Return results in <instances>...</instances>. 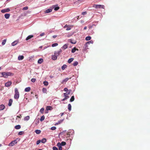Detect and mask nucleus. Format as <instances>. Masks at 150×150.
Masks as SVG:
<instances>
[{"label": "nucleus", "mask_w": 150, "mask_h": 150, "mask_svg": "<svg viewBox=\"0 0 150 150\" xmlns=\"http://www.w3.org/2000/svg\"><path fill=\"white\" fill-rule=\"evenodd\" d=\"M13 74L11 72H0V77H3L5 78H7L8 76H12L13 75Z\"/></svg>", "instance_id": "f257e3e1"}, {"label": "nucleus", "mask_w": 150, "mask_h": 150, "mask_svg": "<svg viewBox=\"0 0 150 150\" xmlns=\"http://www.w3.org/2000/svg\"><path fill=\"white\" fill-rule=\"evenodd\" d=\"M42 46H40L39 47V48H42Z\"/></svg>", "instance_id": "69168bd1"}, {"label": "nucleus", "mask_w": 150, "mask_h": 150, "mask_svg": "<svg viewBox=\"0 0 150 150\" xmlns=\"http://www.w3.org/2000/svg\"><path fill=\"white\" fill-rule=\"evenodd\" d=\"M44 35V33H42L40 35V36H42L43 35Z\"/></svg>", "instance_id": "052dcab7"}, {"label": "nucleus", "mask_w": 150, "mask_h": 150, "mask_svg": "<svg viewBox=\"0 0 150 150\" xmlns=\"http://www.w3.org/2000/svg\"><path fill=\"white\" fill-rule=\"evenodd\" d=\"M87 14V12L86 11L83 12L81 13V14L82 15H85Z\"/></svg>", "instance_id": "603ef678"}, {"label": "nucleus", "mask_w": 150, "mask_h": 150, "mask_svg": "<svg viewBox=\"0 0 150 150\" xmlns=\"http://www.w3.org/2000/svg\"><path fill=\"white\" fill-rule=\"evenodd\" d=\"M74 59L73 58H69V59L68 60V62L70 63H71V62H72L74 60Z\"/></svg>", "instance_id": "412c9836"}, {"label": "nucleus", "mask_w": 150, "mask_h": 150, "mask_svg": "<svg viewBox=\"0 0 150 150\" xmlns=\"http://www.w3.org/2000/svg\"><path fill=\"white\" fill-rule=\"evenodd\" d=\"M74 96H73L71 97L70 98V101L71 102H73V101H74Z\"/></svg>", "instance_id": "cd10ccee"}, {"label": "nucleus", "mask_w": 150, "mask_h": 150, "mask_svg": "<svg viewBox=\"0 0 150 150\" xmlns=\"http://www.w3.org/2000/svg\"><path fill=\"white\" fill-rule=\"evenodd\" d=\"M34 37L33 35H30L28 36L26 38V40H28L30 39L31 38Z\"/></svg>", "instance_id": "9d476101"}, {"label": "nucleus", "mask_w": 150, "mask_h": 150, "mask_svg": "<svg viewBox=\"0 0 150 150\" xmlns=\"http://www.w3.org/2000/svg\"><path fill=\"white\" fill-rule=\"evenodd\" d=\"M91 37L90 36H87L85 40L87 41L90 40L91 39Z\"/></svg>", "instance_id": "bb28decb"}, {"label": "nucleus", "mask_w": 150, "mask_h": 150, "mask_svg": "<svg viewBox=\"0 0 150 150\" xmlns=\"http://www.w3.org/2000/svg\"><path fill=\"white\" fill-rule=\"evenodd\" d=\"M93 41H92V40H91V41H89L88 42H87L86 43V44H85V46L86 47L87 46V45L88 44H89V43H93Z\"/></svg>", "instance_id": "2f4dec72"}, {"label": "nucleus", "mask_w": 150, "mask_h": 150, "mask_svg": "<svg viewBox=\"0 0 150 150\" xmlns=\"http://www.w3.org/2000/svg\"><path fill=\"white\" fill-rule=\"evenodd\" d=\"M17 117H18V118H20V116H17Z\"/></svg>", "instance_id": "e2e57ef3"}, {"label": "nucleus", "mask_w": 150, "mask_h": 150, "mask_svg": "<svg viewBox=\"0 0 150 150\" xmlns=\"http://www.w3.org/2000/svg\"><path fill=\"white\" fill-rule=\"evenodd\" d=\"M41 142V141L40 140H38L36 142V144L37 145H38V144H39Z\"/></svg>", "instance_id": "de8ad7c7"}, {"label": "nucleus", "mask_w": 150, "mask_h": 150, "mask_svg": "<svg viewBox=\"0 0 150 150\" xmlns=\"http://www.w3.org/2000/svg\"><path fill=\"white\" fill-rule=\"evenodd\" d=\"M66 143L65 142L63 141L61 142L60 143L61 145L62 146H64L66 144Z\"/></svg>", "instance_id": "e433bc0d"}, {"label": "nucleus", "mask_w": 150, "mask_h": 150, "mask_svg": "<svg viewBox=\"0 0 150 150\" xmlns=\"http://www.w3.org/2000/svg\"><path fill=\"white\" fill-rule=\"evenodd\" d=\"M5 108V106L4 105L1 104L0 105V110H4Z\"/></svg>", "instance_id": "ddd939ff"}, {"label": "nucleus", "mask_w": 150, "mask_h": 150, "mask_svg": "<svg viewBox=\"0 0 150 150\" xmlns=\"http://www.w3.org/2000/svg\"><path fill=\"white\" fill-rule=\"evenodd\" d=\"M15 128L16 129H19L21 128V126L20 125H17L15 126Z\"/></svg>", "instance_id": "a878e982"}, {"label": "nucleus", "mask_w": 150, "mask_h": 150, "mask_svg": "<svg viewBox=\"0 0 150 150\" xmlns=\"http://www.w3.org/2000/svg\"><path fill=\"white\" fill-rule=\"evenodd\" d=\"M68 47V46L67 45L65 44L63 45V49L64 50H65Z\"/></svg>", "instance_id": "c756f323"}, {"label": "nucleus", "mask_w": 150, "mask_h": 150, "mask_svg": "<svg viewBox=\"0 0 150 150\" xmlns=\"http://www.w3.org/2000/svg\"><path fill=\"white\" fill-rule=\"evenodd\" d=\"M10 10L9 8H7L6 9H3L1 11V12L4 13H5L6 12H8L10 11Z\"/></svg>", "instance_id": "6e6552de"}, {"label": "nucleus", "mask_w": 150, "mask_h": 150, "mask_svg": "<svg viewBox=\"0 0 150 150\" xmlns=\"http://www.w3.org/2000/svg\"><path fill=\"white\" fill-rule=\"evenodd\" d=\"M2 146V144H0V147H1Z\"/></svg>", "instance_id": "338daca9"}, {"label": "nucleus", "mask_w": 150, "mask_h": 150, "mask_svg": "<svg viewBox=\"0 0 150 150\" xmlns=\"http://www.w3.org/2000/svg\"><path fill=\"white\" fill-rule=\"evenodd\" d=\"M87 29V27L86 26H85L84 27V30H85L86 29Z\"/></svg>", "instance_id": "680f3d73"}, {"label": "nucleus", "mask_w": 150, "mask_h": 150, "mask_svg": "<svg viewBox=\"0 0 150 150\" xmlns=\"http://www.w3.org/2000/svg\"><path fill=\"white\" fill-rule=\"evenodd\" d=\"M78 62L76 61L74 62V63L73 64V65H74V66L75 67L77 66L78 65Z\"/></svg>", "instance_id": "473e14b6"}, {"label": "nucleus", "mask_w": 150, "mask_h": 150, "mask_svg": "<svg viewBox=\"0 0 150 150\" xmlns=\"http://www.w3.org/2000/svg\"><path fill=\"white\" fill-rule=\"evenodd\" d=\"M59 9V6H57V7H55L54 8V10L55 11H57Z\"/></svg>", "instance_id": "c03bdc74"}, {"label": "nucleus", "mask_w": 150, "mask_h": 150, "mask_svg": "<svg viewBox=\"0 0 150 150\" xmlns=\"http://www.w3.org/2000/svg\"><path fill=\"white\" fill-rule=\"evenodd\" d=\"M6 39H4V40L2 42V45H5V44L6 43Z\"/></svg>", "instance_id": "f704fd0d"}, {"label": "nucleus", "mask_w": 150, "mask_h": 150, "mask_svg": "<svg viewBox=\"0 0 150 150\" xmlns=\"http://www.w3.org/2000/svg\"><path fill=\"white\" fill-rule=\"evenodd\" d=\"M15 95L14 98L15 99H18L19 97V93L17 88L15 89Z\"/></svg>", "instance_id": "f03ea898"}, {"label": "nucleus", "mask_w": 150, "mask_h": 150, "mask_svg": "<svg viewBox=\"0 0 150 150\" xmlns=\"http://www.w3.org/2000/svg\"><path fill=\"white\" fill-rule=\"evenodd\" d=\"M54 54L57 57V56H59V54L58 52H54Z\"/></svg>", "instance_id": "37998d69"}, {"label": "nucleus", "mask_w": 150, "mask_h": 150, "mask_svg": "<svg viewBox=\"0 0 150 150\" xmlns=\"http://www.w3.org/2000/svg\"><path fill=\"white\" fill-rule=\"evenodd\" d=\"M93 25H88V28H89V29H91L92 28V26H93Z\"/></svg>", "instance_id": "6e6d98bb"}, {"label": "nucleus", "mask_w": 150, "mask_h": 150, "mask_svg": "<svg viewBox=\"0 0 150 150\" xmlns=\"http://www.w3.org/2000/svg\"><path fill=\"white\" fill-rule=\"evenodd\" d=\"M30 119V116H27L24 118L25 120H28Z\"/></svg>", "instance_id": "7c9ffc66"}, {"label": "nucleus", "mask_w": 150, "mask_h": 150, "mask_svg": "<svg viewBox=\"0 0 150 150\" xmlns=\"http://www.w3.org/2000/svg\"><path fill=\"white\" fill-rule=\"evenodd\" d=\"M42 91H43V92L45 93V92H46V91H47V89H46V88H42Z\"/></svg>", "instance_id": "3c124183"}, {"label": "nucleus", "mask_w": 150, "mask_h": 150, "mask_svg": "<svg viewBox=\"0 0 150 150\" xmlns=\"http://www.w3.org/2000/svg\"><path fill=\"white\" fill-rule=\"evenodd\" d=\"M52 59L53 60H56L57 58V57L56 56V55H53L52 56Z\"/></svg>", "instance_id": "dca6fc26"}, {"label": "nucleus", "mask_w": 150, "mask_h": 150, "mask_svg": "<svg viewBox=\"0 0 150 150\" xmlns=\"http://www.w3.org/2000/svg\"><path fill=\"white\" fill-rule=\"evenodd\" d=\"M35 132L37 134H39L40 133L41 131L40 130L37 129L35 131Z\"/></svg>", "instance_id": "f3484780"}, {"label": "nucleus", "mask_w": 150, "mask_h": 150, "mask_svg": "<svg viewBox=\"0 0 150 150\" xmlns=\"http://www.w3.org/2000/svg\"><path fill=\"white\" fill-rule=\"evenodd\" d=\"M52 149L53 150H58L57 148L55 146H53Z\"/></svg>", "instance_id": "09e8293b"}, {"label": "nucleus", "mask_w": 150, "mask_h": 150, "mask_svg": "<svg viewBox=\"0 0 150 150\" xmlns=\"http://www.w3.org/2000/svg\"><path fill=\"white\" fill-rule=\"evenodd\" d=\"M38 150H42L41 149H39Z\"/></svg>", "instance_id": "774afa93"}, {"label": "nucleus", "mask_w": 150, "mask_h": 150, "mask_svg": "<svg viewBox=\"0 0 150 150\" xmlns=\"http://www.w3.org/2000/svg\"><path fill=\"white\" fill-rule=\"evenodd\" d=\"M45 119V116L44 115L42 116L40 118V120L41 122H42Z\"/></svg>", "instance_id": "4be33fe9"}, {"label": "nucleus", "mask_w": 150, "mask_h": 150, "mask_svg": "<svg viewBox=\"0 0 150 150\" xmlns=\"http://www.w3.org/2000/svg\"><path fill=\"white\" fill-rule=\"evenodd\" d=\"M28 9V7L27 6H25V7H24L23 8V10H27Z\"/></svg>", "instance_id": "a18cd8bd"}, {"label": "nucleus", "mask_w": 150, "mask_h": 150, "mask_svg": "<svg viewBox=\"0 0 150 150\" xmlns=\"http://www.w3.org/2000/svg\"><path fill=\"white\" fill-rule=\"evenodd\" d=\"M69 93H67V92L64 93V98L62 100V101H64L65 100L69 98V97L68 95Z\"/></svg>", "instance_id": "20e7f679"}, {"label": "nucleus", "mask_w": 150, "mask_h": 150, "mask_svg": "<svg viewBox=\"0 0 150 150\" xmlns=\"http://www.w3.org/2000/svg\"><path fill=\"white\" fill-rule=\"evenodd\" d=\"M57 146L59 147V150H62V145H61L60 143H58L57 144Z\"/></svg>", "instance_id": "9b49d317"}, {"label": "nucleus", "mask_w": 150, "mask_h": 150, "mask_svg": "<svg viewBox=\"0 0 150 150\" xmlns=\"http://www.w3.org/2000/svg\"><path fill=\"white\" fill-rule=\"evenodd\" d=\"M60 115H61V116H62L64 114V113H63H63H60Z\"/></svg>", "instance_id": "13d9d810"}, {"label": "nucleus", "mask_w": 150, "mask_h": 150, "mask_svg": "<svg viewBox=\"0 0 150 150\" xmlns=\"http://www.w3.org/2000/svg\"><path fill=\"white\" fill-rule=\"evenodd\" d=\"M47 140L45 138H43L41 139V141L42 143H45L46 142Z\"/></svg>", "instance_id": "a211bd4d"}, {"label": "nucleus", "mask_w": 150, "mask_h": 150, "mask_svg": "<svg viewBox=\"0 0 150 150\" xmlns=\"http://www.w3.org/2000/svg\"><path fill=\"white\" fill-rule=\"evenodd\" d=\"M76 50H78V49H76V47H74L72 50L71 52L72 53H74Z\"/></svg>", "instance_id": "6ab92c4d"}, {"label": "nucleus", "mask_w": 150, "mask_h": 150, "mask_svg": "<svg viewBox=\"0 0 150 150\" xmlns=\"http://www.w3.org/2000/svg\"><path fill=\"white\" fill-rule=\"evenodd\" d=\"M13 102V100L12 99H10L9 100L8 105L9 106L11 105Z\"/></svg>", "instance_id": "5701e85b"}, {"label": "nucleus", "mask_w": 150, "mask_h": 150, "mask_svg": "<svg viewBox=\"0 0 150 150\" xmlns=\"http://www.w3.org/2000/svg\"><path fill=\"white\" fill-rule=\"evenodd\" d=\"M18 43V41H15L12 43L11 45L13 46H14L17 45Z\"/></svg>", "instance_id": "4468645a"}, {"label": "nucleus", "mask_w": 150, "mask_h": 150, "mask_svg": "<svg viewBox=\"0 0 150 150\" xmlns=\"http://www.w3.org/2000/svg\"><path fill=\"white\" fill-rule=\"evenodd\" d=\"M71 28V26L69 25H68V26L67 27L66 30H70Z\"/></svg>", "instance_id": "ea45409f"}, {"label": "nucleus", "mask_w": 150, "mask_h": 150, "mask_svg": "<svg viewBox=\"0 0 150 150\" xmlns=\"http://www.w3.org/2000/svg\"><path fill=\"white\" fill-rule=\"evenodd\" d=\"M39 120H38V121L36 120L35 121V124L36 125H37L39 123Z\"/></svg>", "instance_id": "864d4df0"}, {"label": "nucleus", "mask_w": 150, "mask_h": 150, "mask_svg": "<svg viewBox=\"0 0 150 150\" xmlns=\"http://www.w3.org/2000/svg\"><path fill=\"white\" fill-rule=\"evenodd\" d=\"M24 58V57L23 56V55H20V56H19L18 57V59L19 60H22V59H23Z\"/></svg>", "instance_id": "f8f14e48"}, {"label": "nucleus", "mask_w": 150, "mask_h": 150, "mask_svg": "<svg viewBox=\"0 0 150 150\" xmlns=\"http://www.w3.org/2000/svg\"><path fill=\"white\" fill-rule=\"evenodd\" d=\"M52 8H49V9H47V10H45V13H49L52 12Z\"/></svg>", "instance_id": "1a4fd4ad"}, {"label": "nucleus", "mask_w": 150, "mask_h": 150, "mask_svg": "<svg viewBox=\"0 0 150 150\" xmlns=\"http://www.w3.org/2000/svg\"><path fill=\"white\" fill-rule=\"evenodd\" d=\"M4 16L6 19H8L10 16V14H6Z\"/></svg>", "instance_id": "aec40b11"}, {"label": "nucleus", "mask_w": 150, "mask_h": 150, "mask_svg": "<svg viewBox=\"0 0 150 150\" xmlns=\"http://www.w3.org/2000/svg\"><path fill=\"white\" fill-rule=\"evenodd\" d=\"M64 120V119L60 120L59 121H58V122L56 123L55 124V125H58V124H60V123H62L63 122V121Z\"/></svg>", "instance_id": "393cba45"}, {"label": "nucleus", "mask_w": 150, "mask_h": 150, "mask_svg": "<svg viewBox=\"0 0 150 150\" xmlns=\"http://www.w3.org/2000/svg\"><path fill=\"white\" fill-rule=\"evenodd\" d=\"M58 52L59 54L62 52V50H60Z\"/></svg>", "instance_id": "4d7b16f0"}, {"label": "nucleus", "mask_w": 150, "mask_h": 150, "mask_svg": "<svg viewBox=\"0 0 150 150\" xmlns=\"http://www.w3.org/2000/svg\"><path fill=\"white\" fill-rule=\"evenodd\" d=\"M43 61V60L42 59L40 58L38 61V63L39 64H41Z\"/></svg>", "instance_id": "b1692460"}, {"label": "nucleus", "mask_w": 150, "mask_h": 150, "mask_svg": "<svg viewBox=\"0 0 150 150\" xmlns=\"http://www.w3.org/2000/svg\"><path fill=\"white\" fill-rule=\"evenodd\" d=\"M67 66L66 65H64L62 67V69L63 70H64V69L67 67Z\"/></svg>", "instance_id": "4c0bfd02"}, {"label": "nucleus", "mask_w": 150, "mask_h": 150, "mask_svg": "<svg viewBox=\"0 0 150 150\" xmlns=\"http://www.w3.org/2000/svg\"><path fill=\"white\" fill-rule=\"evenodd\" d=\"M46 109L47 110H51L52 109V108L51 106H48L47 107Z\"/></svg>", "instance_id": "72a5a7b5"}, {"label": "nucleus", "mask_w": 150, "mask_h": 150, "mask_svg": "<svg viewBox=\"0 0 150 150\" xmlns=\"http://www.w3.org/2000/svg\"><path fill=\"white\" fill-rule=\"evenodd\" d=\"M58 45V44L57 43H54L52 45V47H54L55 46H57Z\"/></svg>", "instance_id": "58836bf2"}, {"label": "nucleus", "mask_w": 150, "mask_h": 150, "mask_svg": "<svg viewBox=\"0 0 150 150\" xmlns=\"http://www.w3.org/2000/svg\"><path fill=\"white\" fill-rule=\"evenodd\" d=\"M43 83L44 85H45V86H47V85H48V83L47 81H44Z\"/></svg>", "instance_id": "79ce46f5"}, {"label": "nucleus", "mask_w": 150, "mask_h": 150, "mask_svg": "<svg viewBox=\"0 0 150 150\" xmlns=\"http://www.w3.org/2000/svg\"><path fill=\"white\" fill-rule=\"evenodd\" d=\"M17 143V141L16 140H13L9 144H8V146H13L15 144H16Z\"/></svg>", "instance_id": "39448f33"}, {"label": "nucleus", "mask_w": 150, "mask_h": 150, "mask_svg": "<svg viewBox=\"0 0 150 150\" xmlns=\"http://www.w3.org/2000/svg\"><path fill=\"white\" fill-rule=\"evenodd\" d=\"M56 37V36L54 35V36H53V37L54 38H55Z\"/></svg>", "instance_id": "0e129e2a"}, {"label": "nucleus", "mask_w": 150, "mask_h": 150, "mask_svg": "<svg viewBox=\"0 0 150 150\" xmlns=\"http://www.w3.org/2000/svg\"><path fill=\"white\" fill-rule=\"evenodd\" d=\"M71 77H70L69 78H67L64 79L62 80V81L61 82V83L62 84L65 83L69 79H71Z\"/></svg>", "instance_id": "423d86ee"}, {"label": "nucleus", "mask_w": 150, "mask_h": 150, "mask_svg": "<svg viewBox=\"0 0 150 150\" xmlns=\"http://www.w3.org/2000/svg\"><path fill=\"white\" fill-rule=\"evenodd\" d=\"M24 132L23 131H20L18 133V135H21L23 134H24Z\"/></svg>", "instance_id": "a19ab883"}, {"label": "nucleus", "mask_w": 150, "mask_h": 150, "mask_svg": "<svg viewBox=\"0 0 150 150\" xmlns=\"http://www.w3.org/2000/svg\"><path fill=\"white\" fill-rule=\"evenodd\" d=\"M44 110V108H41L40 110V112L41 113H43Z\"/></svg>", "instance_id": "c9c22d12"}, {"label": "nucleus", "mask_w": 150, "mask_h": 150, "mask_svg": "<svg viewBox=\"0 0 150 150\" xmlns=\"http://www.w3.org/2000/svg\"><path fill=\"white\" fill-rule=\"evenodd\" d=\"M68 108L69 111H70L71 109V104H69L68 105Z\"/></svg>", "instance_id": "c85d7f7f"}, {"label": "nucleus", "mask_w": 150, "mask_h": 150, "mask_svg": "<svg viewBox=\"0 0 150 150\" xmlns=\"http://www.w3.org/2000/svg\"><path fill=\"white\" fill-rule=\"evenodd\" d=\"M56 127H52L51 128V129L52 130H54L56 129Z\"/></svg>", "instance_id": "8fccbe9b"}, {"label": "nucleus", "mask_w": 150, "mask_h": 150, "mask_svg": "<svg viewBox=\"0 0 150 150\" xmlns=\"http://www.w3.org/2000/svg\"><path fill=\"white\" fill-rule=\"evenodd\" d=\"M68 91V89L67 88H64V91L65 92H67Z\"/></svg>", "instance_id": "5fc2aeb1"}, {"label": "nucleus", "mask_w": 150, "mask_h": 150, "mask_svg": "<svg viewBox=\"0 0 150 150\" xmlns=\"http://www.w3.org/2000/svg\"><path fill=\"white\" fill-rule=\"evenodd\" d=\"M68 26V25H65L64 26V28H67V27Z\"/></svg>", "instance_id": "bf43d9fd"}, {"label": "nucleus", "mask_w": 150, "mask_h": 150, "mask_svg": "<svg viewBox=\"0 0 150 150\" xmlns=\"http://www.w3.org/2000/svg\"><path fill=\"white\" fill-rule=\"evenodd\" d=\"M31 81L32 82H35V81H36V79H35V78H32L31 79Z\"/></svg>", "instance_id": "49530a36"}, {"label": "nucleus", "mask_w": 150, "mask_h": 150, "mask_svg": "<svg viewBox=\"0 0 150 150\" xmlns=\"http://www.w3.org/2000/svg\"><path fill=\"white\" fill-rule=\"evenodd\" d=\"M93 7L96 9L104 8V6L103 5L94 4L93 6Z\"/></svg>", "instance_id": "7ed1b4c3"}, {"label": "nucleus", "mask_w": 150, "mask_h": 150, "mask_svg": "<svg viewBox=\"0 0 150 150\" xmlns=\"http://www.w3.org/2000/svg\"><path fill=\"white\" fill-rule=\"evenodd\" d=\"M11 84L12 82L11 81H8L5 83V86L7 87H9Z\"/></svg>", "instance_id": "0eeeda50"}, {"label": "nucleus", "mask_w": 150, "mask_h": 150, "mask_svg": "<svg viewBox=\"0 0 150 150\" xmlns=\"http://www.w3.org/2000/svg\"><path fill=\"white\" fill-rule=\"evenodd\" d=\"M30 87H27V88H25V92H29L30 91Z\"/></svg>", "instance_id": "2eb2a0df"}]
</instances>
